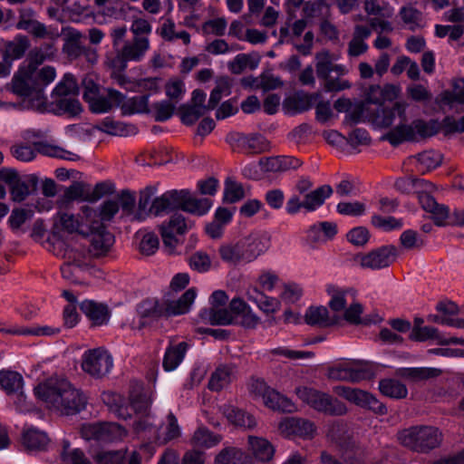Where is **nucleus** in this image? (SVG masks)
Instances as JSON below:
<instances>
[{"instance_id": "obj_21", "label": "nucleus", "mask_w": 464, "mask_h": 464, "mask_svg": "<svg viewBox=\"0 0 464 464\" xmlns=\"http://www.w3.org/2000/svg\"><path fill=\"white\" fill-rule=\"evenodd\" d=\"M239 241L247 263L257 259L270 247V237L265 231H253L239 238Z\"/></svg>"}, {"instance_id": "obj_51", "label": "nucleus", "mask_w": 464, "mask_h": 464, "mask_svg": "<svg viewBox=\"0 0 464 464\" xmlns=\"http://www.w3.org/2000/svg\"><path fill=\"white\" fill-rule=\"evenodd\" d=\"M379 389L383 395L394 399H402L408 394L406 386L394 379H384L381 381Z\"/></svg>"}, {"instance_id": "obj_8", "label": "nucleus", "mask_w": 464, "mask_h": 464, "mask_svg": "<svg viewBox=\"0 0 464 464\" xmlns=\"http://www.w3.org/2000/svg\"><path fill=\"white\" fill-rule=\"evenodd\" d=\"M297 397L309 407L318 412L332 416L344 415L348 409L346 405L330 394L306 386L295 390Z\"/></svg>"}, {"instance_id": "obj_11", "label": "nucleus", "mask_w": 464, "mask_h": 464, "mask_svg": "<svg viewBox=\"0 0 464 464\" xmlns=\"http://www.w3.org/2000/svg\"><path fill=\"white\" fill-rule=\"evenodd\" d=\"M24 386L25 382L21 373L8 369L0 371V388L8 396L14 411L21 414H26L29 411Z\"/></svg>"}, {"instance_id": "obj_35", "label": "nucleus", "mask_w": 464, "mask_h": 464, "mask_svg": "<svg viewBox=\"0 0 464 464\" xmlns=\"http://www.w3.org/2000/svg\"><path fill=\"white\" fill-rule=\"evenodd\" d=\"M80 308L94 325H102L109 321L110 314L105 304L85 300L81 303Z\"/></svg>"}, {"instance_id": "obj_50", "label": "nucleus", "mask_w": 464, "mask_h": 464, "mask_svg": "<svg viewBox=\"0 0 464 464\" xmlns=\"http://www.w3.org/2000/svg\"><path fill=\"white\" fill-rule=\"evenodd\" d=\"M333 193V189L328 185L321 186L315 190L305 196L304 208L308 211H314L322 206L324 200Z\"/></svg>"}, {"instance_id": "obj_54", "label": "nucleus", "mask_w": 464, "mask_h": 464, "mask_svg": "<svg viewBox=\"0 0 464 464\" xmlns=\"http://www.w3.org/2000/svg\"><path fill=\"white\" fill-rule=\"evenodd\" d=\"M440 372V370L437 368L413 367L401 368L399 370L398 373L401 377L408 378L413 381H419L439 376Z\"/></svg>"}, {"instance_id": "obj_46", "label": "nucleus", "mask_w": 464, "mask_h": 464, "mask_svg": "<svg viewBox=\"0 0 464 464\" xmlns=\"http://www.w3.org/2000/svg\"><path fill=\"white\" fill-rule=\"evenodd\" d=\"M112 92L118 91L112 88H109L107 89V94L105 96L98 93L97 95H94L90 100H88L86 102L89 105L90 111L93 113L101 114L109 112L111 111V109L117 107L113 98H111Z\"/></svg>"}, {"instance_id": "obj_31", "label": "nucleus", "mask_w": 464, "mask_h": 464, "mask_svg": "<svg viewBox=\"0 0 464 464\" xmlns=\"http://www.w3.org/2000/svg\"><path fill=\"white\" fill-rule=\"evenodd\" d=\"M218 255L221 260L228 266H237L248 264L239 239L221 244L218 247Z\"/></svg>"}, {"instance_id": "obj_39", "label": "nucleus", "mask_w": 464, "mask_h": 464, "mask_svg": "<svg viewBox=\"0 0 464 464\" xmlns=\"http://www.w3.org/2000/svg\"><path fill=\"white\" fill-rule=\"evenodd\" d=\"M262 164L266 171L280 172L299 168L302 160L292 156H276L266 159Z\"/></svg>"}, {"instance_id": "obj_29", "label": "nucleus", "mask_w": 464, "mask_h": 464, "mask_svg": "<svg viewBox=\"0 0 464 464\" xmlns=\"http://www.w3.org/2000/svg\"><path fill=\"white\" fill-rule=\"evenodd\" d=\"M197 297L195 288L188 289L179 299L170 300L168 296L163 298L166 316H175L187 314Z\"/></svg>"}, {"instance_id": "obj_63", "label": "nucleus", "mask_w": 464, "mask_h": 464, "mask_svg": "<svg viewBox=\"0 0 464 464\" xmlns=\"http://www.w3.org/2000/svg\"><path fill=\"white\" fill-rule=\"evenodd\" d=\"M207 111V107H198L189 103L183 104L179 109L180 120L186 125H191L195 123Z\"/></svg>"}, {"instance_id": "obj_44", "label": "nucleus", "mask_w": 464, "mask_h": 464, "mask_svg": "<svg viewBox=\"0 0 464 464\" xmlns=\"http://www.w3.org/2000/svg\"><path fill=\"white\" fill-rule=\"evenodd\" d=\"M399 16L404 26L413 32L425 24L422 13L411 5L402 6L399 11Z\"/></svg>"}, {"instance_id": "obj_1", "label": "nucleus", "mask_w": 464, "mask_h": 464, "mask_svg": "<svg viewBox=\"0 0 464 464\" xmlns=\"http://www.w3.org/2000/svg\"><path fill=\"white\" fill-rule=\"evenodd\" d=\"M102 400L109 410L120 419L127 420L135 414L137 420L133 429L140 438L161 444L177 439L181 434L178 420L172 413L167 416L163 431L160 433L155 425V418L149 411L154 400V393L150 390H133L129 402L125 401L121 394L112 392H103Z\"/></svg>"}, {"instance_id": "obj_58", "label": "nucleus", "mask_w": 464, "mask_h": 464, "mask_svg": "<svg viewBox=\"0 0 464 464\" xmlns=\"http://www.w3.org/2000/svg\"><path fill=\"white\" fill-rule=\"evenodd\" d=\"M246 196V189L243 185L233 178L225 180L224 200L228 203H235Z\"/></svg>"}, {"instance_id": "obj_6", "label": "nucleus", "mask_w": 464, "mask_h": 464, "mask_svg": "<svg viewBox=\"0 0 464 464\" xmlns=\"http://www.w3.org/2000/svg\"><path fill=\"white\" fill-rule=\"evenodd\" d=\"M315 60L317 77L324 81V87L326 92H339L351 87L347 80L339 78L347 72L345 66L334 64L333 55L329 51L316 53Z\"/></svg>"}, {"instance_id": "obj_47", "label": "nucleus", "mask_w": 464, "mask_h": 464, "mask_svg": "<svg viewBox=\"0 0 464 464\" xmlns=\"http://www.w3.org/2000/svg\"><path fill=\"white\" fill-rule=\"evenodd\" d=\"M13 92L21 97L29 96V63H23L12 81Z\"/></svg>"}, {"instance_id": "obj_52", "label": "nucleus", "mask_w": 464, "mask_h": 464, "mask_svg": "<svg viewBox=\"0 0 464 464\" xmlns=\"http://www.w3.org/2000/svg\"><path fill=\"white\" fill-rule=\"evenodd\" d=\"M175 111V104L169 101L163 100L156 102L149 106V113L156 121L163 122L169 120Z\"/></svg>"}, {"instance_id": "obj_60", "label": "nucleus", "mask_w": 464, "mask_h": 464, "mask_svg": "<svg viewBox=\"0 0 464 464\" xmlns=\"http://www.w3.org/2000/svg\"><path fill=\"white\" fill-rule=\"evenodd\" d=\"M304 321L310 325H328L330 319L327 308L323 305L309 307L305 312Z\"/></svg>"}, {"instance_id": "obj_3", "label": "nucleus", "mask_w": 464, "mask_h": 464, "mask_svg": "<svg viewBox=\"0 0 464 464\" xmlns=\"http://www.w3.org/2000/svg\"><path fill=\"white\" fill-rule=\"evenodd\" d=\"M211 207L210 199L198 198L189 189H171L153 199L150 213L162 216L175 209H182L197 216H204Z\"/></svg>"}, {"instance_id": "obj_62", "label": "nucleus", "mask_w": 464, "mask_h": 464, "mask_svg": "<svg viewBox=\"0 0 464 464\" xmlns=\"http://www.w3.org/2000/svg\"><path fill=\"white\" fill-rule=\"evenodd\" d=\"M37 151L47 157L57 158L63 160L77 161L81 160V156L65 147H37Z\"/></svg>"}, {"instance_id": "obj_64", "label": "nucleus", "mask_w": 464, "mask_h": 464, "mask_svg": "<svg viewBox=\"0 0 464 464\" xmlns=\"http://www.w3.org/2000/svg\"><path fill=\"white\" fill-rule=\"evenodd\" d=\"M128 60L124 57L121 48H116L114 51L106 54L104 65L106 68L112 71H125L127 68Z\"/></svg>"}, {"instance_id": "obj_22", "label": "nucleus", "mask_w": 464, "mask_h": 464, "mask_svg": "<svg viewBox=\"0 0 464 464\" xmlns=\"http://www.w3.org/2000/svg\"><path fill=\"white\" fill-rule=\"evenodd\" d=\"M111 95L122 116L149 113V95L127 97L121 92H112Z\"/></svg>"}, {"instance_id": "obj_36", "label": "nucleus", "mask_w": 464, "mask_h": 464, "mask_svg": "<svg viewBox=\"0 0 464 464\" xmlns=\"http://www.w3.org/2000/svg\"><path fill=\"white\" fill-rule=\"evenodd\" d=\"M83 34L74 29L69 28L64 38L63 52L70 60H76L82 55L85 46L82 44Z\"/></svg>"}, {"instance_id": "obj_59", "label": "nucleus", "mask_w": 464, "mask_h": 464, "mask_svg": "<svg viewBox=\"0 0 464 464\" xmlns=\"http://www.w3.org/2000/svg\"><path fill=\"white\" fill-rule=\"evenodd\" d=\"M226 141L229 145H264L266 140L260 134L245 135L240 132H230L227 135Z\"/></svg>"}, {"instance_id": "obj_43", "label": "nucleus", "mask_w": 464, "mask_h": 464, "mask_svg": "<svg viewBox=\"0 0 464 464\" xmlns=\"http://www.w3.org/2000/svg\"><path fill=\"white\" fill-rule=\"evenodd\" d=\"M443 156L440 151L435 149L425 150L416 157L410 159L418 164V170L421 172L431 170L442 163Z\"/></svg>"}, {"instance_id": "obj_33", "label": "nucleus", "mask_w": 464, "mask_h": 464, "mask_svg": "<svg viewBox=\"0 0 464 464\" xmlns=\"http://www.w3.org/2000/svg\"><path fill=\"white\" fill-rule=\"evenodd\" d=\"M96 129L111 136L121 137L132 136L138 132V128L135 125L115 121L109 117L104 118L96 126Z\"/></svg>"}, {"instance_id": "obj_18", "label": "nucleus", "mask_w": 464, "mask_h": 464, "mask_svg": "<svg viewBox=\"0 0 464 464\" xmlns=\"http://www.w3.org/2000/svg\"><path fill=\"white\" fill-rule=\"evenodd\" d=\"M333 391L336 395L359 407L367 408L381 414L386 411L384 405L365 391L343 385L334 386Z\"/></svg>"}, {"instance_id": "obj_10", "label": "nucleus", "mask_w": 464, "mask_h": 464, "mask_svg": "<svg viewBox=\"0 0 464 464\" xmlns=\"http://www.w3.org/2000/svg\"><path fill=\"white\" fill-rule=\"evenodd\" d=\"M248 391L254 400H261L263 404L272 411L294 412L296 410L290 399L268 386L264 380L251 379Z\"/></svg>"}, {"instance_id": "obj_13", "label": "nucleus", "mask_w": 464, "mask_h": 464, "mask_svg": "<svg viewBox=\"0 0 464 464\" xmlns=\"http://www.w3.org/2000/svg\"><path fill=\"white\" fill-rule=\"evenodd\" d=\"M31 35L35 39L45 40L41 48L31 51V63H43L45 60L52 58L55 52L53 42L60 36L58 28L31 19Z\"/></svg>"}, {"instance_id": "obj_23", "label": "nucleus", "mask_w": 464, "mask_h": 464, "mask_svg": "<svg viewBox=\"0 0 464 464\" xmlns=\"http://www.w3.org/2000/svg\"><path fill=\"white\" fill-rule=\"evenodd\" d=\"M395 257L396 248L392 246H385L368 254L358 256V260L362 267L375 270L389 266Z\"/></svg>"}, {"instance_id": "obj_5", "label": "nucleus", "mask_w": 464, "mask_h": 464, "mask_svg": "<svg viewBox=\"0 0 464 464\" xmlns=\"http://www.w3.org/2000/svg\"><path fill=\"white\" fill-rule=\"evenodd\" d=\"M401 445L417 452H427L439 447L442 440L441 432L432 426H414L398 433Z\"/></svg>"}, {"instance_id": "obj_15", "label": "nucleus", "mask_w": 464, "mask_h": 464, "mask_svg": "<svg viewBox=\"0 0 464 464\" xmlns=\"http://www.w3.org/2000/svg\"><path fill=\"white\" fill-rule=\"evenodd\" d=\"M113 366L111 356L103 348L86 351L82 355V370L96 378L109 373Z\"/></svg>"}, {"instance_id": "obj_7", "label": "nucleus", "mask_w": 464, "mask_h": 464, "mask_svg": "<svg viewBox=\"0 0 464 464\" xmlns=\"http://www.w3.org/2000/svg\"><path fill=\"white\" fill-rule=\"evenodd\" d=\"M63 256L66 262L61 266L63 278L73 283H81V274L89 269V256L85 245L75 242L72 244L61 242Z\"/></svg>"}, {"instance_id": "obj_38", "label": "nucleus", "mask_w": 464, "mask_h": 464, "mask_svg": "<svg viewBox=\"0 0 464 464\" xmlns=\"http://www.w3.org/2000/svg\"><path fill=\"white\" fill-rule=\"evenodd\" d=\"M422 208L431 214V218L439 226H446L450 223V214L449 209L444 205H440L436 202L433 197L425 196L421 199Z\"/></svg>"}, {"instance_id": "obj_12", "label": "nucleus", "mask_w": 464, "mask_h": 464, "mask_svg": "<svg viewBox=\"0 0 464 464\" xmlns=\"http://www.w3.org/2000/svg\"><path fill=\"white\" fill-rule=\"evenodd\" d=\"M33 63H31V110L44 112L48 111L44 89L54 81L56 71L54 67L49 65L40 69L33 68Z\"/></svg>"}, {"instance_id": "obj_30", "label": "nucleus", "mask_w": 464, "mask_h": 464, "mask_svg": "<svg viewBox=\"0 0 464 464\" xmlns=\"http://www.w3.org/2000/svg\"><path fill=\"white\" fill-rule=\"evenodd\" d=\"M248 450L253 458V464L255 461L263 463L270 461L276 451L275 447L269 440L256 436L248 437Z\"/></svg>"}, {"instance_id": "obj_34", "label": "nucleus", "mask_w": 464, "mask_h": 464, "mask_svg": "<svg viewBox=\"0 0 464 464\" xmlns=\"http://www.w3.org/2000/svg\"><path fill=\"white\" fill-rule=\"evenodd\" d=\"M188 344L185 342L170 343L164 353L162 366L166 372L176 370L184 360L188 351Z\"/></svg>"}, {"instance_id": "obj_49", "label": "nucleus", "mask_w": 464, "mask_h": 464, "mask_svg": "<svg viewBox=\"0 0 464 464\" xmlns=\"http://www.w3.org/2000/svg\"><path fill=\"white\" fill-rule=\"evenodd\" d=\"M175 23L171 19H166L159 29L160 35L168 42L180 39L185 45L190 44V34L185 31L176 32Z\"/></svg>"}, {"instance_id": "obj_53", "label": "nucleus", "mask_w": 464, "mask_h": 464, "mask_svg": "<svg viewBox=\"0 0 464 464\" xmlns=\"http://www.w3.org/2000/svg\"><path fill=\"white\" fill-rule=\"evenodd\" d=\"M221 437L214 434L204 427H199L192 437V444L196 447L209 449L218 445Z\"/></svg>"}, {"instance_id": "obj_14", "label": "nucleus", "mask_w": 464, "mask_h": 464, "mask_svg": "<svg viewBox=\"0 0 464 464\" xmlns=\"http://www.w3.org/2000/svg\"><path fill=\"white\" fill-rule=\"evenodd\" d=\"M82 437L86 440L113 442L122 440L126 430L117 423H85L81 429Z\"/></svg>"}, {"instance_id": "obj_41", "label": "nucleus", "mask_w": 464, "mask_h": 464, "mask_svg": "<svg viewBox=\"0 0 464 464\" xmlns=\"http://www.w3.org/2000/svg\"><path fill=\"white\" fill-rule=\"evenodd\" d=\"M236 377V369L231 365H221L212 373L208 387L212 391H220L227 387Z\"/></svg>"}, {"instance_id": "obj_25", "label": "nucleus", "mask_w": 464, "mask_h": 464, "mask_svg": "<svg viewBox=\"0 0 464 464\" xmlns=\"http://www.w3.org/2000/svg\"><path fill=\"white\" fill-rule=\"evenodd\" d=\"M91 226H93L89 236L91 238V252L97 256L105 255L114 243L113 236L108 232L100 220H95Z\"/></svg>"}, {"instance_id": "obj_19", "label": "nucleus", "mask_w": 464, "mask_h": 464, "mask_svg": "<svg viewBox=\"0 0 464 464\" xmlns=\"http://www.w3.org/2000/svg\"><path fill=\"white\" fill-rule=\"evenodd\" d=\"M327 376L334 381L357 382L369 376V371L362 361H346L340 362L328 370Z\"/></svg>"}, {"instance_id": "obj_55", "label": "nucleus", "mask_w": 464, "mask_h": 464, "mask_svg": "<svg viewBox=\"0 0 464 464\" xmlns=\"http://www.w3.org/2000/svg\"><path fill=\"white\" fill-rule=\"evenodd\" d=\"M341 458L346 464H364L365 463V453L364 451L356 446L354 443H346L341 445Z\"/></svg>"}, {"instance_id": "obj_42", "label": "nucleus", "mask_w": 464, "mask_h": 464, "mask_svg": "<svg viewBox=\"0 0 464 464\" xmlns=\"http://www.w3.org/2000/svg\"><path fill=\"white\" fill-rule=\"evenodd\" d=\"M222 411L227 420L235 426L252 429L256 425V419L251 414L232 405H225Z\"/></svg>"}, {"instance_id": "obj_40", "label": "nucleus", "mask_w": 464, "mask_h": 464, "mask_svg": "<svg viewBox=\"0 0 464 464\" xmlns=\"http://www.w3.org/2000/svg\"><path fill=\"white\" fill-rule=\"evenodd\" d=\"M28 46L26 36L18 35L14 41L8 42L2 50L3 61L12 67L14 60L22 58Z\"/></svg>"}, {"instance_id": "obj_17", "label": "nucleus", "mask_w": 464, "mask_h": 464, "mask_svg": "<svg viewBox=\"0 0 464 464\" xmlns=\"http://www.w3.org/2000/svg\"><path fill=\"white\" fill-rule=\"evenodd\" d=\"M316 430L313 421L304 418L285 417L278 423L280 434L287 439L312 440L316 433Z\"/></svg>"}, {"instance_id": "obj_20", "label": "nucleus", "mask_w": 464, "mask_h": 464, "mask_svg": "<svg viewBox=\"0 0 464 464\" xmlns=\"http://www.w3.org/2000/svg\"><path fill=\"white\" fill-rule=\"evenodd\" d=\"M190 224L179 213L174 214L168 222L160 226V234L166 248L172 253L178 246L179 237L185 234Z\"/></svg>"}, {"instance_id": "obj_24", "label": "nucleus", "mask_w": 464, "mask_h": 464, "mask_svg": "<svg viewBox=\"0 0 464 464\" xmlns=\"http://www.w3.org/2000/svg\"><path fill=\"white\" fill-rule=\"evenodd\" d=\"M422 319H416L415 325L411 333V338L414 341L424 342L433 340L439 344L457 343L464 345V339L447 337L432 326H421Z\"/></svg>"}, {"instance_id": "obj_48", "label": "nucleus", "mask_w": 464, "mask_h": 464, "mask_svg": "<svg viewBox=\"0 0 464 464\" xmlns=\"http://www.w3.org/2000/svg\"><path fill=\"white\" fill-rule=\"evenodd\" d=\"M138 313L142 318L155 319L166 316L164 300L147 299L138 306Z\"/></svg>"}, {"instance_id": "obj_4", "label": "nucleus", "mask_w": 464, "mask_h": 464, "mask_svg": "<svg viewBox=\"0 0 464 464\" xmlns=\"http://www.w3.org/2000/svg\"><path fill=\"white\" fill-rule=\"evenodd\" d=\"M440 130L444 131V120L440 122L433 119L429 121L416 119L410 124H399L392 129L383 137V140L392 145L402 142H420L435 136Z\"/></svg>"}, {"instance_id": "obj_32", "label": "nucleus", "mask_w": 464, "mask_h": 464, "mask_svg": "<svg viewBox=\"0 0 464 464\" xmlns=\"http://www.w3.org/2000/svg\"><path fill=\"white\" fill-rule=\"evenodd\" d=\"M150 48L149 37H137L126 41L121 48L128 62H140Z\"/></svg>"}, {"instance_id": "obj_45", "label": "nucleus", "mask_w": 464, "mask_h": 464, "mask_svg": "<svg viewBox=\"0 0 464 464\" xmlns=\"http://www.w3.org/2000/svg\"><path fill=\"white\" fill-rule=\"evenodd\" d=\"M216 464H253V458L237 448H227L216 457Z\"/></svg>"}, {"instance_id": "obj_56", "label": "nucleus", "mask_w": 464, "mask_h": 464, "mask_svg": "<svg viewBox=\"0 0 464 464\" xmlns=\"http://www.w3.org/2000/svg\"><path fill=\"white\" fill-rule=\"evenodd\" d=\"M312 98L309 95L289 97L284 102V109L290 114L308 111L312 107Z\"/></svg>"}, {"instance_id": "obj_37", "label": "nucleus", "mask_w": 464, "mask_h": 464, "mask_svg": "<svg viewBox=\"0 0 464 464\" xmlns=\"http://www.w3.org/2000/svg\"><path fill=\"white\" fill-rule=\"evenodd\" d=\"M98 464H140V456L134 450L130 454L126 451L103 452L96 457Z\"/></svg>"}, {"instance_id": "obj_2", "label": "nucleus", "mask_w": 464, "mask_h": 464, "mask_svg": "<svg viewBox=\"0 0 464 464\" xmlns=\"http://www.w3.org/2000/svg\"><path fill=\"white\" fill-rule=\"evenodd\" d=\"M34 395L46 406L61 414H73L82 411L86 403L83 394L64 378L53 376L39 383Z\"/></svg>"}, {"instance_id": "obj_28", "label": "nucleus", "mask_w": 464, "mask_h": 464, "mask_svg": "<svg viewBox=\"0 0 464 464\" xmlns=\"http://www.w3.org/2000/svg\"><path fill=\"white\" fill-rule=\"evenodd\" d=\"M0 180L8 185L14 201L22 202L29 195V188L26 182L21 179L14 169H2L0 170Z\"/></svg>"}, {"instance_id": "obj_61", "label": "nucleus", "mask_w": 464, "mask_h": 464, "mask_svg": "<svg viewBox=\"0 0 464 464\" xmlns=\"http://www.w3.org/2000/svg\"><path fill=\"white\" fill-rule=\"evenodd\" d=\"M372 110L363 100L353 102L352 108L347 117L353 122H360L365 121L372 122Z\"/></svg>"}, {"instance_id": "obj_57", "label": "nucleus", "mask_w": 464, "mask_h": 464, "mask_svg": "<svg viewBox=\"0 0 464 464\" xmlns=\"http://www.w3.org/2000/svg\"><path fill=\"white\" fill-rule=\"evenodd\" d=\"M53 92L59 97L77 96L79 87L75 77L72 73H65Z\"/></svg>"}, {"instance_id": "obj_27", "label": "nucleus", "mask_w": 464, "mask_h": 464, "mask_svg": "<svg viewBox=\"0 0 464 464\" xmlns=\"http://www.w3.org/2000/svg\"><path fill=\"white\" fill-rule=\"evenodd\" d=\"M326 293L330 299L328 305L334 313H342L355 299V290L351 287H342L335 285H328Z\"/></svg>"}, {"instance_id": "obj_26", "label": "nucleus", "mask_w": 464, "mask_h": 464, "mask_svg": "<svg viewBox=\"0 0 464 464\" xmlns=\"http://www.w3.org/2000/svg\"><path fill=\"white\" fill-rule=\"evenodd\" d=\"M407 103L396 102L392 107H384L383 104L372 110V122L379 127H390L396 116L401 120L406 118Z\"/></svg>"}, {"instance_id": "obj_16", "label": "nucleus", "mask_w": 464, "mask_h": 464, "mask_svg": "<svg viewBox=\"0 0 464 464\" xmlns=\"http://www.w3.org/2000/svg\"><path fill=\"white\" fill-rule=\"evenodd\" d=\"M250 307L241 298H233L229 303L228 309H213L201 314L202 319L211 324L227 325L238 320V317Z\"/></svg>"}, {"instance_id": "obj_9", "label": "nucleus", "mask_w": 464, "mask_h": 464, "mask_svg": "<svg viewBox=\"0 0 464 464\" xmlns=\"http://www.w3.org/2000/svg\"><path fill=\"white\" fill-rule=\"evenodd\" d=\"M97 218L96 211L85 208L82 215H74L66 211H59L54 221V227L59 232H64L68 235L89 237L93 226H91Z\"/></svg>"}]
</instances>
